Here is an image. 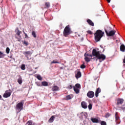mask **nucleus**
Here are the masks:
<instances>
[{"label":"nucleus","mask_w":125,"mask_h":125,"mask_svg":"<svg viewBox=\"0 0 125 125\" xmlns=\"http://www.w3.org/2000/svg\"><path fill=\"white\" fill-rule=\"evenodd\" d=\"M92 53L93 56H95L96 58H97L99 60L104 61L106 59V56L103 54H100V52L97 51L96 49H93Z\"/></svg>","instance_id":"1"},{"label":"nucleus","mask_w":125,"mask_h":125,"mask_svg":"<svg viewBox=\"0 0 125 125\" xmlns=\"http://www.w3.org/2000/svg\"><path fill=\"white\" fill-rule=\"evenodd\" d=\"M104 36V32H103L102 30H98L96 31V33L94 34L95 41L96 42H100V40L102 37Z\"/></svg>","instance_id":"2"},{"label":"nucleus","mask_w":125,"mask_h":125,"mask_svg":"<svg viewBox=\"0 0 125 125\" xmlns=\"http://www.w3.org/2000/svg\"><path fill=\"white\" fill-rule=\"evenodd\" d=\"M70 34H71V28H70V25H68L65 27L63 32V34L64 36L67 37Z\"/></svg>","instance_id":"3"},{"label":"nucleus","mask_w":125,"mask_h":125,"mask_svg":"<svg viewBox=\"0 0 125 125\" xmlns=\"http://www.w3.org/2000/svg\"><path fill=\"white\" fill-rule=\"evenodd\" d=\"M23 104H24V101H21L20 103H19L16 106V110H18V112H21V110H23Z\"/></svg>","instance_id":"4"},{"label":"nucleus","mask_w":125,"mask_h":125,"mask_svg":"<svg viewBox=\"0 0 125 125\" xmlns=\"http://www.w3.org/2000/svg\"><path fill=\"white\" fill-rule=\"evenodd\" d=\"M23 54L25 55V57H26L27 60L32 59V58H29V57H31V56H32V54H33V53L31 52V51H24L23 52Z\"/></svg>","instance_id":"5"},{"label":"nucleus","mask_w":125,"mask_h":125,"mask_svg":"<svg viewBox=\"0 0 125 125\" xmlns=\"http://www.w3.org/2000/svg\"><path fill=\"white\" fill-rule=\"evenodd\" d=\"M105 33L106 34V36L108 37H113L114 36V35L116 34V30H111L108 32L107 30H105Z\"/></svg>","instance_id":"6"},{"label":"nucleus","mask_w":125,"mask_h":125,"mask_svg":"<svg viewBox=\"0 0 125 125\" xmlns=\"http://www.w3.org/2000/svg\"><path fill=\"white\" fill-rule=\"evenodd\" d=\"M11 90H6L5 92V93L3 94V97L4 98H8V97H10V95H11Z\"/></svg>","instance_id":"7"},{"label":"nucleus","mask_w":125,"mask_h":125,"mask_svg":"<svg viewBox=\"0 0 125 125\" xmlns=\"http://www.w3.org/2000/svg\"><path fill=\"white\" fill-rule=\"evenodd\" d=\"M87 96L89 98H93L94 97V92L89 91L87 93Z\"/></svg>","instance_id":"8"},{"label":"nucleus","mask_w":125,"mask_h":125,"mask_svg":"<svg viewBox=\"0 0 125 125\" xmlns=\"http://www.w3.org/2000/svg\"><path fill=\"white\" fill-rule=\"evenodd\" d=\"M124 101H125V100H124V99L119 98L117 99V102L116 104L117 105L122 104H123V103H124Z\"/></svg>","instance_id":"9"},{"label":"nucleus","mask_w":125,"mask_h":125,"mask_svg":"<svg viewBox=\"0 0 125 125\" xmlns=\"http://www.w3.org/2000/svg\"><path fill=\"white\" fill-rule=\"evenodd\" d=\"M100 92H101V89L99 87L96 90V92H95L96 97H98V95L99 93H100Z\"/></svg>","instance_id":"10"},{"label":"nucleus","mask_w":125,"mask_h":125,"mask_svg":"<svg viewBox=\"0 0 125 125\" xmlns=\"http://www.w3.org/2000/svg\"><path fill=\"white\" fill-rule=\"evenodd\" d=\"M81 105L82 108H83V109H86L87 108V104H86L85 102H82Z\"/></svg>","instance_id":"11"},{"label":"nucleus","mask_w":125,"mask_h":125,"mask_svg":"<svg viewBox=\"0 0 125 125\" xmlns=\"http://www.w3.org/2000/svg\"><path fill=\"white\" fill-rule=\"evenodd\" d=\"M54 119H55V116L53 115L51 117V118L48 121L49 124H51V123H53L54 122Z\"/></svg>","instance_id":"12"},{"label":"nucleus","mask_w":125,"mask_h":125,"mask_svg":"<svg viewBox=\"0 0 125 125\" xmlns=\"http://www.w3.org/2000/svg\"><path fill=\"white\" fill-rule=\"evenodd\" d=\"M86 21H87V22L88 23V24H89L90 25V26H92V27H94V23H93L92 22V21H91L89 19H87Z\"/></svg>","instance_id":"13"},{"label":"nucleus","mask_w":125,"mask_h":125,"mask_svg":"<svg viewBox=\"0 0 125 125\" xmlns=\"http://www.w3.org/2000/svg\"><path fill=\"white\" fill-rule=\"evenodd\" d=\"M75 77L77 80L81 78V77H82V73H81V71H78L77 74L75 75Z\"/></svg>","instance_id":"14"},{"label":"nucleus","mask_w":125,"mask_h":125,"mask_svg":"<svg viewBox=\"0 0 125 125\" xmlns=\"http://www.w3.org/2000/svg\"><path fill=\"white\" fill-rule=\"evenodd\" d=\"M52 91H58L59 90V87L54 85L52 88Z\"/></svg>","instance_id":"15"},{"label":"nucleus","mask_w":125,"mask_h":125,"mask_svg":"<svg viewBox=\"0 0 125 125\" xmlns=\"http://www.w3.org/2000/svg\"><path fill=\"white\" fill-rule=\"evenodd\" d=\"M91 121L92 123L98 124L99 123V120L97 118H91Z\"/></svg>","instance_id":"16"},{"label":"nucleus","mask_w":125,"mask_h":125,"mask_svg":"<svg viewBox=\"0 0 125 125\" xmlns=\"http://www.w3.org/2000/svg\"><path fill=\"white\" fill-rule=\"evenodd\" d=\"M73 97H74V95L73 94L68 95L66 97V100H71V99H72Z\"/></svg>","instance_id":"17"},{"label":"nucleus","mask_w":125,"mask_h":125,"mask_svg":"<svg viewBox=\"0 0 125 125\" xmlns=\"http://www.w3.org/2000/svg\"><path fill=\"white\" fill-rule=\"evenodd\" d=\"M91 59H94V58H88V57H85L84 60L86 62H90Z\"/></svg>","instance_id":"18"},{"label":"nucleus","mask_w":125,"mask_h":125,"mask_svg":"<svg viewBox=\"0 0 125 125\" xmlns=\"http://www.w3.org/2000/svg\"><path fill=\"white\" fill-rule=\"evenodd\" d=\"M120 50H121V51H122V52H125V46L124 44H122L120 46Z\"/></svg>","instance_id":"19"},{"label":"nucleus","mask_w":125,"mask_h":125,"mask_svg":"<svg viewBox=\"0 0 125 125\" xmlns=\"http://www.w3.org/2000/svg\"><path fill=\"white\" fill-rule=\"evenodd\" d=\"M42 86H48V83H47L46 81H43L42 82Z\"/></svg>","instance_id":"20"},{"label":"nucleus","mask_w":125,"mask_h":125,"mask_svg":"<svg viewBox=\"0 0 125 125\" xmlns=\"http://www.w3.org/2000/svg\"><path fill=\"white\" fill-rule=\"evenodd\" d=\"M73 89L76 94L80 93V89L73 87Z\"/></svg>","instance_id":"21"},{"label":"nucleus","mask_w":125,"mask_h":125,"mask_svg":"<svg viewBox=\"0 0 125 125\" xmlns=\"http://www.w3.org/2000/svg\"><path fill=\"white\" fill-rule=\"evenodd\" d=\"M18 83H19V84H21L22 83H23V82L22 81V77H21V76H20L18 79Z\"/></svg>","instance_id":"22"},{"label":"nucleus","mask_w":125,"mask_h":125,"mask_svg":"<svg viewBox=\"0 0 125 125\" xmlns=\"http://www.w3.org/2000/svg\"><path fill=\"white\" fill-rule=\"evenodd\" d=\"M84 57H91V58H92V57L94 56L92 54L91 55V54H87L86 53L84 54Z\"/></svg>","instance_id":"23"},{"label":"nucleus","mask_w":125,"mask_h":125,"mask_svg":"<svg viewBox=\"0 0 125 125\" xmlns=\"http://www.w3.org/2000/svg\"><path fill=\"white\" fill-rule=\"evenodd\" d=\"M45 8H49L50 7V4L48 2H46L45 3Z\"/></svg>","instance_id":"24"},{"label":"nucleus","mask_w":125,"mask_h":125,"mask_svg":"<svg viewBox=\"0 0 125 125\" xmlns=\"http://www.w3.org/2000/svg\"><path fill=\"white\" fill-rule=\"evenodd\" d=\"M73 87L81 89V84L80 83H76L75 85L73 86Z\"/></svg>","instance_id":"25"},{"label":"nucleus","mask_w":125,"mask_h":125,"mask_svg":"<svg viewBox=\"0 0 125 125\" xmlns=\"http://www.w3.org/2000/svg\"><path fill=\"white\" fill-rule=\"evenodd\" d=\"M17 36H18V37H20V38H21V36L20 35L21 34H22V32L20 31V30H19V29L17 30Z\"/></svg>","instance_id":"26"},{"label":"nucleus","mask_w":125,"mask_h":125,"mask_svg":"<svg viewBox=\"0 0 125 125\" xmlns=\"http://www.w3.org/2000/svg\"><path fill=\"white\" fill-rule=\"evenodd\" d=\"M26 125H34V124H33V122H32V121H28Z\"/></svg>","instance_id":"27"},{"label":"nucleus","mask_w":125,"mask_h":125,"mask_svg":"<svg viewBox=\"0 0 125 125\" xmlns=\"http://www.w3.org/2000/svg\"><path fill=\"white\" fill-rule=\"evenodd\" d=\"M51 64H60V62H59L57 61H53L52 62H51Z\"/></svg>","instance_id":"28"},{"label":"nucleus","mask_w":125,"mask_h":125,"mask_svg":"<svg viewBox=\"0 0 125 125\" xmlns=\"http://www.w3.org/2000/svg\"><path fill=\"white\" fill-rule=\"evenodd\" d=\"M37 79H38V80H39V81H42V76H41V75H38L36 77Z\"/></svg>","instance_id":"29"},{"label":"nucleus","mask_w":125,"mask_h":125,"mask_svg":"<svg viewBox=\"0 0 125 125\" xmlns=\"http://www.w3.org/2000/svg\"><path fill=\"white\" fill-rule=\"evenodd\" d=\"M32 35L34 38H37V34H36V32H35V31H32Z\"/></svg>","instance_id":"30"},{"label":"nucleus","mask_w":125,"mask_h":125,"mask_svg":"<svg viewBox=\"0 0 125 125\" xmlns=\"http://www.w3.org/2000/svg\"><path fill=\"white\" fill-rule=\"evenodd\" d=\"M4 57V55H3V53L0 51V58H3Z\"/></svg>","instance_id":"31"},{"label":"nucleus","mask_w":125,"mask_h":125,"mask_svg":"<svg viewBox=\"0 0 125 125\" xmlns=\"http://www.w3.org/2000/svg\"><path fill=\"white\" fill-rule=\"evenodd\" d=\"M10 51V49H9V47H7L6 49V52L8 54L9 53V52Z\"/></svg>","instance_id":"32"},{"label":"nucleus","mask_w":125,"mask_h":125,"mask_svg":"<svg viewBox=\"0 0 125 125\" xmlns=\"http://www.w3.org/2000/svg\"><path fill=\"white\" fill-rule=\"evenodd\" d=\"M101 125H107V123L105 121H101Z\"/></svg>","instance_id":"33"},{"label":"nucleus","mask_w":125,"mask_h":125,"mask_svg":"<svg viewBox=\"0 0 125 125\" xmlns=\"http://www.w3.org/2000/svg\"><path fill=\"white\" fill-rule=\"evenodd\" d=\"M88 109L89 110H91L92 109V104H90L88 106Z\"/></svg>","instance_id":"34"},{"label":"nucleus","mask_w":125,"mask_h":125,"mask_svg":"<svg viewBox=\"0 0 125 125\" xmlns=\"http://www.w3.org/2000/svg\"><path fill=\"white\" fill-rule=\"evenodd\" d=\"M23 34H24L25 39H29V36H28V35H27V33H25V31H23Z\"/></svg>","instance_id":"35"},{"label":"nucleus","mask_w":125,"mask_h":125,"mask_svg":"<svg viewBox=\"0 0 125 125\" xmlns=\"http://www.w3.org/2000/svg\"><path fill=\"white\" fill-rule=\"evenodd\" d=\"M21 70H25V64H22L21 66Z\"/></svg>","instance_id":"36"},{"label":"nucleus","mask_w":125,"mask_h":125,"mask_svg":"<svg viewBox=\"0 0 125 125\" xmlns=\"http://www.w3.org/2000/svg\"><path fill=\"white\" fill-rule=\"evenodd\" d=\"M117 115H118V113L116 112L115 114V119L116 120V121H118V120H119V117L118 116H117Z\"/></svg>","instance_id":"37"},{"label":"nucleus","mask_w":125,"mask_h":125,"mask_svg":"<svg viewBox=\"0 0 125 125\" xmlns=\"http://www.w3.org/2000/svg\"><path fill=\"white\" fill-rule=\"evenodd\" d=\"M80 68H81V69H84V68H85V65L83 64L81 65Z\"/></svg>","instance_id":"38"},{"label":"nucleus","mask_w":125,"mask_h":125,"mask_svg":"<svg viewBox=\"0 0 125 125\" xmlns=\"http://www.w3.org/2000/svg\"><path fill=\"white\" fill-rule=\"evenodd\" d=\"M87 33L88 34H89V35H92V32L90 30L87 31Z\"/></svg>","instance_id":"39"},{"label":"nucleus","mask_w":125,"mask_h":125,"mask_svg":"<svg viewBox=\"0 0 125 125\" xmlns=\"http://www.w3.org/2000/svg\"><path fill=\"white\" fill-rule=\"evenodd\" d=\"M67 88H68L69 89H72V88H73V86H72V85H70L67 87Z\"/></svg>","instance_id":"40"},{"label":"nucleus","mask_w":125,"mask_h":125,"mask_svg":"<svg viewBox=\"0 0 125 125\" xmlns=\"http://www.w3.org/2000/svg\"><path fill=\"white\" fill-rule=\"evenodd\" d=\"M23 43L24 44H26V45H28V44H29V43L25 41L23 42Z\"/></svg>","instance_id":"41"},{"label":"nucleus","mask_w":125,"mask_h":125,"mask_svg":"<svg viewBox=\"0 0 125 125\" xmlns=\"http://www.w3.org/2000/svg\"><path fill=\"white\" fill-rule=\"evenodd\" d=\"M36 84H37V85L38 86H42V85H41V84H40V83H36Z\"/></svg>","instance_id":"42"},{"label":"nucleus","mask_w":125,"mask_h":125,"mask_svg":"<svg viewBox=\"0 0 125 125\" xmlns=\"http://www.w3.org/2000/svg\"><path fill=\"white\" fill-rule=\"evenodd\" d=\"M106 1H107V2H108V3L111 2V0H106Z\"/></svg>","instance_id":"43"},{"label":"nucleus","mask_w":125,"mask_h":125,"mask_svg":"<svg viewBox=\"0 0 125 125\" xmlns=\"http://www.w3.org/2000/svg\"><path fill=\"white\" fill-rule=\"evenodd\" d=\"M123 63H125V56L124 59L123 60Z\"/></svg>","instance_id":"44"},{"label":"nucleus","mask_w":125,"mask_h":125,"mask_svg":"<svg viewBox=\"0 0 125 125\" xmlns=\"http://www.w3.org/2000/svg\"><path fill=\"white\" fill-rule=\"evenodd\" d=\"M0 99H1V95H0Z\"/></svg>","instance_id":"45"},{"label":"nucleus","mask_w":125,"mask_h":125,"mask_svg":"<svg viewBox=\"0 0 125 125\" xmlns=\"http://www.w3.org/2000/svg\"><path fill=\"white\" fill-rule=\"evenodd\" d=\"M35 69H38V67L35 68Z\"/></svg>","instance_id":"46"},{"label":"nucleus","mask_w":125,"mask_h":125,"mask_svg":"<svg viewBox=\"0 0 125 125\" xmlns=\"http://www.w3.org/2000/svg\"><path fill=\"white\" fill-rule=\"evenodd\" d=\"M19 42H20V40H19Z\"/></svg>","instance_id":"47"}]
</instances>
